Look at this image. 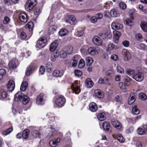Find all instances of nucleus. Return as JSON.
Instances as JSON below:
<instances>
[{"instance_id": "1", "label": "nucleus", "mask_w": 147, "mask_h": 147, "mask_svg": "<svg viewBox=\"0 0 147 147\" xmlns=\"http://www.w3.org/2000/svg\"><path fill=\"white\" fill-rule=\"evenodd\" d=\"M36 4V0H28L25 6V9L27 11H29Z\"/></svg>"}, {"instance_id": "2", "label": "nucleus", "mask_w": 147, "mask_h": 147, "mask_svg": "<svg viewBox=\"0 0 147 147\" xmlns=\"http://www.w3.org/2000/svg\"><path fill=\"white\" fill-rule=\"evenodd\" d=\"M46 42L47 40L45 37H41L38 40L36 46L39 49H41L45 46Z\"/></svg>"}, {"instance_id": "3", "label": "nucleus", "mask_w": 147, "mask_h": 147, "mask_svg": "<svg viewBox=\"0 0 147 147\" xmlns=\"http://www.w3.org/2000/svg\"><path fill=\"white\" fill-rule=\"evenodd\" d=\"M65 100L64 97L62 96H60L55 101L56 105L59 107L63 106L65 102Z\"/></svg>"}, {"instance_id": "4", "label": "nucleus", "mask_w": 147, "mask_h": 147, "mask_svg": "<svg viewBox=\"0 0 147 147\" xmlns=\"http://www.w3.org/2000/svg\"><path fill=\"white\" fill-rule=\"evenodd\" d=\"M122 54L124 58V60L127 61L131 59L132 56L130 53L127 49H124L122 51Z\"/></svg>"}, {"instance_id": "5", "label": "nucleus", "mask_w": 147, "mask_h": 147, "mask_svg": "<svg viewBox=\"0 0 147 147\" xmlns=\"http://www.w3.org/2000/svg\"><path fill=\"white\" fill-rule=\"evenodd\" d=\"M133 78L138 82H141L144 79V75L141 72H137L133 76Z\"/></svg>"}, {"instance_id": "6", "label": "nucleus", "mask_w": 147, "mask_h": 147, "mask_svg": "<svg viewBox=\"0 0 147 147\" xmlns=\"http://www.w3.org/2000/svg\"><path fill=\"white\" fill-rule=\"evenodd\" d=\"M111 27L113 29L118 30L122 29L123 26L122 24H120L119 21L117 20L112 23Z\"/></svg>"}, {"instance_id": "7", "label": "nucleus", "mask_w": 147, "mask_h": 147, "mask_svg": "<svg viewBox=\"0 0 147 147\" xmlns=\"http://www.w3.org/2000/svg\"><path fill=\"white\" fill-rule=\"evenodd\" d=\"M80 59V56L78 55H75L74 56L70 61V64L72 67H75L76 66Z\"/></svg>"}, {"instance_id": "8", "label": "nucleus", "mask_w": 147, "mask_h": 147, "mask_svg": "<svg viewBox=\"0 0 147 147\" xmlns=\"http://www.w3.org/2000/svg\"><path fill=\"white\" fill-rule=\"evenodd\" d=\"M79 84L75 82V83H73L71 86V89L76 94H78L80 91Z\"/></svg>"}, {"instance_id": "9", "label": "nucleus", "mask_w": 147, "mask_h": 147, "mask_svg": "<svg viewBox=\"0 0 147 147\" xmlns=\"http://www.w3.org/2000/svg\"><path fill=\"white\" fill-rule=\"evenodd\" d=\"M147 130V125L143 124L137 129L138 133L140 135L144 134Z\"/></svg>"}, {"instance_id": "10", "label": "nucleus", "mask_w": 147, "mask_h": 147, "mask_svg": "<svg viewBox=\"0 0 147 147\" xmlns=\"http://www.w3.org/2000/svg\"><path fill=\"white\" fill-rule=\"evenodd\" d=\"M65 22L71 25H74L76 24L77 21L76 17L74 16L70 15L68 16V19L65 20Z\"/></svg>"}, {"instance_id": "11", "label": "nucleus", "mask_w": 147, "mask_h": 147, "mask_svg": "<svg viewBox=\"0 0 147 147\" xmlns=\"http://www.w3.org/2000/svg\"><path fill=\"white\" fill-rule=\"evenodd\" d=\"M24 95V94L21 91L18 92L15 96L14 98L15 100L17 102L19 101L22 102V99Z\"/></svg>"}, {"instance_id": "12", "label": "nucleus", "mask_w": 147, "mask_h": 147, "mask_svg": "<svg viewBox=\"0 0 147 147\" xmlns=\"http://www.w3.org/2000/svg\"><path fill=\"white\" fill-rule=\"evenodd\" d=\"M93 43L97 46L102 45V41L101 39L98 36H94L92 39Z\"/></svg>"}, {"instance_id": "13", "label": "nucleus", "mask_w": 147, "mask_h": 147, "mask_svg": "<svg viewBox=\"0 0 147 147\" xmlns=\"http://www.w3.org/2000/svg\"><path fill=\"white\" fill-rule=\"evenodd\" d=\"M15 87L14 82L13 80H10L7 85V89L9 91H12L14 90Z\"/></svg>"}, {"instance_id": "14", "label": "nucleus", "mask_w": 147, "mask_h": 147, "mask_svg": "<svg viewBox=\"0 0 147 147\" xmlns=\"http://www.w3.org/2000/svg\"><path fill=\"white\" fill-rule=\"evenodd\" d=\"M61 140L59 138H58L56 139L50 141L49 143V145L51 147H56Z\"/></svg>"}, {"instance_id": "15", "label": "nucleus", "mask_w": 147, "mask_h": 147, "mask_svg": "<svg viewBox=\"0 0 147 147\" xmlns=\"http://www.w3.org/2000/svg\"><path fill=\"white\" fill-rule=\"evenodd\" d=\"M89 109L92 112H95L98 109V107L96 104L94 102H91L89 105Z\"/></svg>"}, {"instance_id": "16", "label": "nucleus", "mask_w": 147, "mask_h": 147, "mask_svg": "<svg viewBox=\"0 0 147 147\" xmlns=\"http://www.w3.org/2000/svg\"><path fill=\"white\" fill-rule=\"evenodd\" d=\"M16 59H13L10 61L8 65L10 69H14L16 68Z\"/></svg>"}, {"instance_id": "17", "label": "nucleus", "mask_w": 147, "mask_h": 147, "mask_svg": "<svg viewBox=\"0 0 147 147\" xmlns=\"http://www.w3.org/2000/svg\"><path fill=\"white\" fill-rule=\"evenodd\" d=\"M19 17L20 20L22 22L26 23L28 21L27 15L24 13H22L19 14Z\"/></svg>"}, {"instance_id": "18", "label": "nucleus", "mask_w": 147, "mask_h": 147, "mask_svg": "<svg viewBox=\"0 0 147 147\" xmlns=\"http://www.w3.org/2000/svg\"><path fill=\"white\" fill-rule=\"evenodd\" d=\"M44 94L43 93H41L37 97L36 99V103L38 105H42L43 103Z\"/></svg>"}, {"instance_id": "19", "label": "nucleus", "mask_w": 147, "mask_h": 147, "mask_svg": "<svg viewBox=\"0 0 147 147\" xmlns=\"http://www.w3.org/2000/svg\"><path fill=\"white\" fill-rule=\"evenodd\" d=\"M136 97L135 94L131 93L128 100V103L129 105L132 104L136 100Z\"/></svg>"}, {"instance_id": "20", "label": "nucleus", "mask_w": 147, "mask_h": 147, "mask_svg": "<svg viewBox=\"0 0 147 147\" xmlns=\"http://www.w3.org/2000/svg\"><path fill=\"white\" fill-rule=\"evenodd\" d=\"M64 72L63 70H55L53 73V75L56 77H61L63 74Z\"/></svg>"}, {"instance_id": "21", "label": "nucleus", "mask_w": 147, "mask_h": 147, "mask_svg": "<svg viewBox=\"0 0 147 147\" xmlns=\"http://www.w3.org/2000/svg\"><path fill=\"white\" fill-rule=\"evenodd\" d=\"M112 124L115 127L118 129H120L121 127L120 122L117 120L112 121Z\"/></svg>"}, {"instance_id": "22", "label": "nucleus", "mask_w": 147, "mask_h": 147, "mask_svg": "<svg viewBox=\"0 0 147 147\" xmlns=\"http://www.w3.org/2000/svg\"><path fill=\"white\" fill-rule=\"evenodd\" d=\"M30 132V130L28 129H25L24 130L22 134V137L23 139L26 140L28 138Z\"/></svg>"}, {"instance_id": "23", "label": "nucleus", "mask_w": 147, "mask_h": 147, "mask_svg": "<svg viewBox=\"0 0 147 147\" xmlns=\"http://www.w3.org/2000/svg\"><path fill=\"white\" fill-rule=\"evenodd\" d=\"M85 83L87 87L89 88L92 87L94 85L93 82L90 78L87 79L85 81Z\"/></svg>"}, {"instance_id": "24", "label": "nucleus", "mask_w": 147, "mask_h": 147, "mask_svg": "<svg viewBox=\"0 0 147 147\" xmlns=\"http://www.w3.org/2000/svg\"><path fill=\"white\" fill-rule=\"evenodd\" d=\"M58 44L57 41H55L51 44L50 48V50L53 51L57 47Z\"/></svg>"}, {"instance_id": "25", "label": "nucleus", "mask_w": 147, "mask_h": 147, "mask_svg": "<svg viewBox=\"0 0 147 147\" xmlns=\"http://www.w3.org/2000/svg\"><path fill=\"white\" fill-rule=\"evenodd\" d=\"M59 35L61 36H63L67 35L68 33L67 30L66 29H61L59 32Z\"/></svg>"}, {"instance_id": "26", "label": "nucleus", "mask_w": 147, "mask_h": 147, "mask_svg": "<svg viewBox=\"0 0 147 147\" xmlns=\"http://www.w3.org/2000/svg\"><path fill=\"white\" fill-rule=\"evenodd\" d=\"M28 85V83L27 82L24 81L21 84L20 88V90L22 91H24L26 90Z\"/></svg>"}, {"instance_id": "27", "label": "nucleus", "mask_w": 147, "mask_h": 147, "mask_svg": "<svg viewBox=\"0 0 147 147\" xmlns=\"http://www.w3.org/2000/svg\"><path fill=\"white\" fill-rule=\"evenodd\" d=\"M28 85V83L27 82L24 81L21 84L20 88V90L22 91H24L26 90Z\"/></svg>"}, {"instance_id": "28", "label": "nucleus", "mask_w": 147, "mask_h": 147, "mask_svg": "<svg viewBox=\"0 0 147 147\" xmlns=\"http://www.w3.org/2000/svg\"><path fill=\"white\" fill-rule=\"evenodd\" d=\"M57 28V27L56 25H52L49 28V33L50 34H53L56 31Z\"/></svg>"}, {"instance_id": "29", "label": "nucleus", "mask_w": 147, "mask_h": 147, "mask_svg": "<svg viewBox=\"0 0 147 147\" xmlns=\"http://www.w3.org/2000/svg\"><path fill=\"white\" fill-rule=\"evenodd\" d=\"M30 99L29 97L26 95H24L22 100L23 104L24 105H26L29 102Z\"/></svg>"}, {"instance_id": "30", "label": "nucleus", "mask_w": 147, "mask_h": 147, "mask_svg": "<svg viewBox=\"0 0 147 147\" xmlns=\"http://www.w3.org/2000/svg\"><path fill=\"white\" fill-rule=\"evenodd\" d=\"M7 96V94L3 90L1 89L0 92V99L6 98Z\"/></svg>"}, {"instance_id": "31", "label": "nucleus", "mask_w": 147, "mask_h": 147, "mask_svg": "<svg viewBox=\"0 0 147 147\" xmlns=\"http://www.w3.org/2000/svg\"><path fill=\"white\" fill-rule=\"evenodd\" d=\"M102 127L104 129L107 131H109V130L110 125L109 122L105 121L103 123Z\"/></svg>"}, {"instance_id": "32", "label": "nucleus", "mask_w": 147, "mask_h": 147, "mask_svg": "<svg viewBox=\"0 0 147 147\" xmlns=\"http://www.w3.org/2000/svg\"><path fill=\"white\" fill-rule=\"evenodd\" d=\"M134 20V18L131 15V18L127 19L126 20L125 24L129 26H131L133 24V21Z\"/></svg>"}, {"instance_id": "33", "label": "nucleus", "mask_w": 147, "mask_h": 147, "mask_svg": "<svg viewBox=\"0 0 147 147\" xmlns=\"http://www.w3.org/2000/svg\"><path fill=\"white\" fill-rule=\"evenodd\" d=\"M110 13L111 16L113 17H117L119 16L118 11L115 9L111 10L110 12Z\"/></svg>"}, {"instance_id": "34", "label": "nucleus", "mask_w": 147, "mask_h": 147, "mask_svg": "<svg viewBox=\"0 0 147 147\" xmlns=\"http://www.w3.org/2000/svg\"><path fill=\"white\" fill-rule=\"evenodd\" d=\"M118 48L117 46L115 45L112 43H111L108 45V49L109 50H116Z\"/></svg>"}, {"instance_id": "35", "label": "nucleus", "mask_w": 147, "mask_h": 147, "mask_svg": "<svg viewBox=\"0 0 147 147\" xmlns=\"http://www.w3.org/2000/svg\"><path fill=\"white\" fill-rule=\"evenodd\" d=\"M117 138L118 140L120 143H123L125 141V139L123 137L122 135L120 134H117Z\"/></svg>"}, {"instance_id": "36", "label": "nucleus", "mask_w": 147, "mask_h": 147, "mask_svg": "<svg viewBox=\"0 0 147 147\" xmlns=\"http://www.w3.org/2000/svg\"><path fill=\"white\" fill-rule=\"evenodd\" d=\"M140 26L141 28L144 32L147 31V23L145 22L141 23Z\"/></svg>"}, {"instance_id": "37", "label": "nucleus", "mask_w": 147, "mask_h": 147, "mask_svg": "<svg viewBox=\"0 0 147 147\" xmlns=\"http://www.w3.org/2000/svg\"><path fill=\"white\" fill-rule=\"evenodd\" d=\"M52 68L53 67L51 63L50 62H48L46 65V68L47 71L49 72L51 71Z\"/></svg>"}, {"instance_id": "38", "label": "nucleus", "mask_w": 147, "mask_h": 147, "mask_svg": "<svg viewBox=\"0 0 147 147\" xmlns=\"http://www.w3.org/2000/svg\"><path fill=\"white\" fill-rule=\"evenodd\" d=\"M97 117L98 119L100 121H104L106 119L105 114L103 113L99 114Z\"/></svg>"}, {"instance_id": "39", "label": "nucleus", "mask_w": 147, "mask_h": 147, "mask_svg": "<svg viewBox=\"0 0 147 147\" xmlns=\"http://www.w3.org/2000/svg\"><path fill=\"white\" fill-rule=\"evenodd\" d=\"M34 69V67L33 65L30 66L26 73V75L28 76H29Z\"/></svg>"}, {"instance_id": "40", "label": "nucleus", "mask_w": 147, "mask_h": 147, "mask_svg": "<svg viewBox=\"0 0 147 147\" xmlns=\"http://www.w3.org/2000/svg\"><path fill=\"white\" fill-rule=\"evenodd\" d=\"M95 94L96 96L99 98H102L103 97V95L102 94L101 91L98 89H96L95 91Z\"/></svg>"}, {"instance_id": "41", "label": "nucleus", "mask_w": 147, "mask_h": 147, "mask_svg": "<svg viewBox=\"0 0 147 147\" xmlns=\"http://www.w3.org/2000/svg\"><path fill=\"white\" fill-rule=\"evenodd\" d=\"M32 135L35 138H39L40 136V134L36 130H33L31 133Z\"/></svg>"}, {"instance_id": "42", "label": "nucleus", "mask_w": 147, "mask_h": 147, "mask_svg": "<svg viewBox=\"0 0 147 147\" xmlns=\"http://www.w3.org/2000/svg\"><path fill=\"white\" fill-rule=\"evenodd\" d=\"M87 65H90L93 62V58L90 57H87L86 59Z\"/></svg>"}, {"instance_id": "43", "label": "nucleus", "mask_w": 147, "mask_h": 147, "mask_svg": "<svg viewBox=\"0 0 147 147\" xmlns=\"http://www.w3.org/2000/svg\"><path fill=\"white\" fill-rule=\"evenodd\" d=\"M139 111L138 110L137 106L136 105H134L133 107L132 110V113L135 115H137L139 113Z\"/></svg>"}, {"instance_id": "44", "label": "nucleus", "mask_w": 147, "mask_h": 147, "mask_svg": "<svg viewBox=\"0 0 147 147\" xmlns=\"http://www.w3.org/2000/svg\"><path fill=\"white\" fill-rule=\"evenodd\" d=\"M126 72L127 74L129 75L133 76L135 74V70L131 69H127L126 71Z\"/></svg>"}, {"instance_id": "45", "label": "nucleus", "mask_w": 147, "mask_h": 147, "mask_svg": "<svg viewBox=\"0 0 147 147\" xmlns=\"http://www.w3.org/2000/svg\"><path fill=\"white\" fill-rule=\"evenodd\" d=\"M46 116L49 119V120H50L51 122H53L54 121L55 118V119H56L57 118V117H55V118L54 117L53 115L50 113H47L46 115Z\"/></svg>"}, {"instance_id": "46", "label": "nucleus", "mask_w": 147, "mask_h": 147, "mask_svg": "<svg viewBox=\"0 0 147 147\" xmlns=\"http://www.w3.org/2000/svg\"><path fill=\"white\" fill-rule=\"evenodd\" d=\"M113 38H119L121 35L120 32L117 30H114L113 31Z\"/></svg>"}, {"instance_id": "47", "label": "nucleus", "mask_w": 147, "mask_h": 147, "mask_svg": "<svg viewBox=\"0 0 147 147\" xmlns=\"http://www.w3.org/2000/svg\"><path fill=\"white\" fill-rule=\"evenodd\" d=\"M139 97L140 99L143 100H145L147 98V96L144 93H140L139 94Z\"/></svg>"}, {"instance_id": "48", "label": "nucleus", "mask_w": 147, "mask_h": 147, "mask_svg": "<svg viewBox=\"0 0 147 147\" xmlns=\"http://www.w3.org/2000/svg\"><path fill=\"white\" fill-rule=\"evenodd\" d=\"M85 65V62L84 60L83 59H81L79 62L78 66L79 68H83Z\"/></svg>"}, {"instance_id": "49", "label": "nucleus", "mask_w": 147, "mask_h": 147, "mask_svg": "<svg viewBox=\"0 0 147 147\" xmlns=\"http://www.w3.org/2000/svg\"><path fill=\"white\" fill-rule=\"evenodd\" d=\"M33 26V22H30L28 23L25 26L26 28H28L29 29V30L30 31L32 30Z\"/></svg>"}, {"instance_id": "50", "label": "nucleus", "mask_w": 147, "mask_h": 147, "mask_svg": "<svg viewBox=\"0 0 147 147\" xmlns=\"http://www.w3.org/2000/svg\"><path fill=\"white\" fill-rule=\"evenodd\" d=\"M66 51L68 54H71L73 51V47L71 45L68 46L66 48Z\"/></svg>"}, {"instance_id": "51", "label": "nucleus", "mask_w": 147, "mask_h": 147, "mask_svg": "<svg viewBox=\"0 0 147 147\" xmlns=\"http://www.w3.org/2000/svg\"><path fill=\"white\" fill-rule=\"evenodd\" d=\"M13 128L10 127L7 129L4 130L3 131V133L4 135H7L9 134L13 131Z\"/></svg>"}, {"instance_id": "52", "label": "nucleus", "mask_w": 147, "mask_h": 147, "mask_svg": "<svg viewBox=\"0 0 147 147\" xmlns=\"http://www.w3.org/2000/svg\"><path fill=\"white\" fill-rule=\"evenodd\" d=\"M60 56L61 58H65L67 56V54L66 52L64 51H62L60 52Z\"/></svg>"}, {"instance_id": "53", "label": "nucleus", "mask_w": 147, "mask_h": 147, "mask_svg": "<svg viewBox=\"0 0 147 147\" xmlns=\"http://www.w3.org/2000/svg\"><path fill=\"white\" fill-rule=\"evenodd\" d=\"M55 131L54 129L50 128L49 130V133L48 134V137L50 138L53 136L55 134Z\"/></svg>"}, {"instance_id": "54", "label": "nucleus", "mask_w": 147, "mask_h": 147, "mask_svg": "<svg viewBox=\"0 0 147 147\" xmlns=\"http://www.w3.org/2000/svg\"><path fill=\"white\" fill-rule=\"evenodd\" d=\"M10 22L9 18L7 16H5L4 17V20H3V23L5 24H7L9 23Z\"/></svg>"}, {"instance_id": "55", "label": "nucleus", "mask_w": 147, "mask_h": 147, "mask_svg": "<svg viewBox=\"0 0 147 147\" xmlns=\"http://www.w3.org/2000/svg\"><path fill=\"white\" fill-rule=\"evenodd\" d=\"M94 47H90L88 49V53L90 55H95Z\"/></svg>"}, {"instance_id": "56", "label": "nucleus", "mask_w": 147, "mask_h": 147, "mask_svg": "<svg viewBox=\"0 0 147 147\" xmlns=\"http://www.w3.org/2000/svg\"><path fill=\"white\" fill-rule=\"evenodd\" d=\"M119 6L120 8L122 9H125L126 7V5L123 2H120L119 3Z\"/></svg>"}, {"instance_id": "57", "label": "nucleus", "mask_w": 147, "mask_h": 147, "mask_svg": "<svg viewBox=\"0 0 147 147\" xmlns=\"http://www.w3.org/2000/svg\"><path fill=\"white\" fill-rule=\"evenodd\" d=\"M20 31L21 32L20 33V37L23 39H25L26 37V34L24 32L22 31V29H20Z\"/></svg>"}, {"instance_id": "58", "label": "nucleus", "mask_w": 147, "mask_h": 147, "mask_svg": "<svg viewBox=\"0 0 147 147\" xmlns=\"http://www.w3.org/2000/svg\"><path fill=\"white\" fill-rule=\"evenodd\" d=\"M75 74L77 76L80 77L82 75V72L80 70H76L74 72Z\"/></svg>"}, {"instance_id": "59", "label": "nucleus", "mask_w": 147, "mask_h": 147, "mask_svg": "<svg viewBox=\"0 0 147 147\" xmlns=\"http://www.w3.org/2000/svg\"><path fill=\"white\" fill-rule=\"evenodd\" d=\"M41 12V10L40 7H38L36 8L34 12L35 14L37 16L39 15Z\"/></svg>"}, {"instance_id": "60", "label": "nucleus", "mask_w": 147, "mask_h": 147, "mask_svg": "<svg viewBox=\"0 0 147 147\" xmlns=\"http://www.w3.org/2000/svg\"><path fill=\"white\" fill-rule=\"evenodd\" d=\"M117 72H119L121 74L123 73L124 71L123 69L119 65H117Z\"/></svg>"}, {"instance_id": "61", "label": "nucleus", "mask_w": 147, "mask_h": 147, "mask_svg": "<svg viewBox=\"0 0 147 147\" xmlns=\"http://www.w3.org/2000/svg\"><path fill=\"white\" fill-rule=\"evenodd\" d=\"M76 34L77 36L78 37H79L82 36L84 34L83 30H80L76 32Z\"/></svg>"}, {"instance_id": "62", "label": "nucleus", "mask_w": 147, "mask_h": 147, "mask_svg": "<svg viewBox=\"0 0 147 147\" xmlns=\"http://www.w3.org/2000/svg\"><path fill=\"white\" fill-rule=\"evenodd\" d=\"M122 43L123 45L125 47H128L129 45V42L127 40H125Z\"/></svg>"}, {"instance_id": "63", "label": "nucleus", "mask_w": 147, "mask_h": 147, "mask_svg": "<svg viewBox=\"0 0 147 147\" xmlns=\"http://www.w3.org/2000/svg\"><path fill=\"white\" fill-rule=\"evenodd\" d=\"M45 71V68L44 66H41L39 68V73L41 74H43Z\"/></svg>"}, {"instance_id": "64", "label": "nucleus", "mask_w": 147, "mask_h": 147, "mask_svg": "<svg viewBox=\"0 0 147 147\" xmlns=\"http://www.w3.org/2000/svg\"><path fill=\"white\" fill-rule=\"evenodd\" d=\"M111 58L114 61H117L118 59V57L117 55L115 54L112 55L111 57Z\"/></svg>"}]
</instances>
